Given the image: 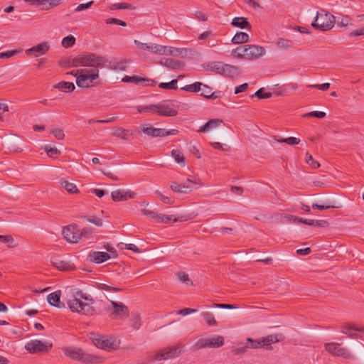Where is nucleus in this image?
Segmentation results:
<instances>
[{
  "mask_svg": "<svg viewBox=\"0 0 364 364\" xmlns=\"http://www.w3.org/2000/svg\"><path fill=\"white\" fill-rule=\"evenodd\" d=\"M63 2V0H48V4L44 8V10H48L55 6H59Z\"/></svg>",
  "mask_w": 364,
  "mask_h": 364,
  "instance_id": "63",
  "label": "nucleus"
},
{
  "mask_svg": "<svg viewBox=\"0 0 364 364\" xmlns=\"http://www.w3.org/2000/svg\"><path fill=\"white\" fill-rule=\"evenodd\" d=\"M69 66L71 67H93V68H102L105 60L100 56H96L92 53H81L73 58L68 60Z\"/></svg>",
  "mask_w": 364,
  "mask_h": 364,
  "instance_id": "1",
  "label": "nucleus"
},
{
  "mask_svg": "<svg viewBox=\"0 0 364 364\" xmlns=\"http://www.w3.org/2000/svg\"><path fill=\"white\" fill-rule=\"evenodd\" d=\"M141 130L144 134L151 137H164L168 135H176L178 133V130L176 129L166 130L162 128H154L153 127H148L147 125L142 126Z\"/></svg>",
  "mask_w": 364,
  "mask_h": 364,
  "instance_id": "13",
  "label": "nucleus"
},
{
  "mask_svg": "<svg viewBox=\"0 0 364 364\" xmlns=\"http://www.w3.org/2000/svg\"><path fill=\"white\" fill-rule=\"evenodd\" d=\"M178 80L176 79L172 80L169 82H161L159 87L165 90H176Z\"/></svg>",
  "mask_w": 364,
  "mask_h": 364,
  "instance_id": "42",
  "label": "nucleus"
},
{
  "mask_svg": "<svg viewBox=\"0 0 364 364\" xmlns=\"http://www.w3.org/2000/svg\"><path fill=\"white\" fill-rule=\"evenodd\" d=\"M21 51H22L21 49H17V50H8L6 52L0 53V59L10 58L16 55V54L21 53Z\"/></svg>",
  "mask_w": 364,
  "mask_h": 364,
  "instance_id": "50",
  "label": "nucleus"
},
{
  "mask_svg": "<svg viewBox=\"0 0 364 364\" xmlns=\"http://www.w3.org/2000/svg\"><path fill=\"white\" fill-rule=\"evenodd\" d=\"M223 123V122L222 119H212L209 120L208 122H206L203 126L200 127L198 132L203 133L208 132L211 129L216 128Z\"/></svg>",
  "mask_w": 364,
  "mask_h": 364,
  "instance_id": "24",
  "label": "nucleus"
},
{
  "mask_svg": "<svg viewBox=\"0 0 364 364\" xmlns=\"http://www.w3.org/2000/svg\"><path fill=\"white\" fill-rule=\"evenodd\" d=\"M50 133L58 140H63L65 138V134L62 129H53Z\"/></svg>",
  "mask_w": 364,
  "mask_h": 364,
  "instance_id": "57",
  "label": "nucleus"
},
{
  "mask_svg": "<svg viewBox=\"0 0 364 364\" xmlns=\"http://www.w3.org/2000/svg\"><path fill=\"white\" fill-rule=\"evenodd\" d=\"M142 213L154 220H155V221L156 220V218L158 216V213L154 212V211H152V210H147V209H144L141 210Z\"/></svg>",
  "mask_w": 364,
  "mask_h": 364,
  "instance_id": "64",
  "label": "nucleus"
},
{
  "mask_svg": "<svg viewBox=\"0 0 364 364\" xmlns=\"http://www.w3.org/2000/svg\"><path fill=\"white\" fill-rule=\"evenodd\" d=\"M107 24H117L122 26H126L127 23L122 20L116 18H109L105 20Z\"/></svg>",
  "mask_w": 364,
  "mask_h": 364,
  "instance_id": "56",
  "label": "nucleus"
},
{
  "mask_svg": "<svg viewBox=\"0 0 364 364\" xmlns=\"http://www.w3.org/2000/svg\"><path fill=\"white\" fill-rule=\"evenodd\" d=\"M308 87L325 91L329 89L330 83L326 82L323 84L310 85Z\"/></svg>",
  "mask_w": 364,
  "mask_h": 364,
  "instance_id": "61",
  "label": "nucleus"
},
{
  "mask_svg": "<svg viewBox=\"0 0 364 364\" xmlns=\"http://www.w3.org/2000/svg\"><path fill=\"white\" fill-rule=\"evenodd\" d=\"M147 51L156 54V55H169L171 53V48H175L174 47H144Z\"/></svg>",
  "mask_w": 364,
  "mask_h": 364,
  "instance_id": "28",
  "label": "nucleus"
},
{
  "mask_svg": "<svg viewBox=\"0 0 364 364\" xmlns=\"http://www.w3.org/2000/svg\"><path fill=\"white\" fill-rule=\"evenodd\" d=\"M111 196L114 201H124L128 198H134L136 196V193L131 191H123L121 190H117L112 191Z\"/></svg>",
  "mask_w": 364,
  "mask_h": 364,
  "instance_id": "20",
  "label": "nucleus"
},
{
  "mask_svg": "<svg viewBox=\"0 0 364 364\" xmlns=\"http://www.w3.org/2000/svg\"><path fill=\"white\" fill-rule=\"evenodd\" d=\"M175 48H171V53L169 55L178 56L181 58H191L193 55L192 50L186 48H178L174 47Z\"/></svg>",
  "mask_w": 364,
  "mask_h": 364,
  "instance_id": "23",
  "label": "nucleus"
},
{
  "mask_svg": "<svg viewBox=\"0 0 364 364\" xmlns=\"http://www.w3.org/2000/svg\"><path fill=\"white\" fill-rule=\"evenodd\" d=\"M114 136L122 139L124 140L129 139V131L122 127L116 129L113 133Z\"/></svg>",
  "mask_w": 364,
  "mask_h": 364,
  "instance_id": "38",
  "label": "nucleus"
},
{
  "mask_svg": "<svg viewBox=\"0 0 364 364\" xmlns=\"http://www.w3.org/2000/svg\"><path fill=\"white\" fill-rule=\"evenodd\" d=\"M305 161L313 168H318L320 166V164L314 160L311 154H310L309 152L306 154Z\"/></svg>",
  "mask_w": 364,
  "mask_h": 364,
  "instance_id": "46",
  "label": "nucleus"
},
{
  "mask_svg": "<svg viewBox=\"0 0 364 364\" xmlns=\"http://www.w3.org/2000/svg\"><path fill=\"white\" fill-rule=\"evenodd\" d=\"M69 309L73 312L87 314L90 309L89 304L84 303L79 298L71 299L68 301Z\"/></svg>",
  "mask_w": 364,
  "mask_h": 364,
  "instance_id": "16",
  "label": "nucleus"
},
{
  "mask_svg": "<svg viewBox=\"0 0 364 364\" xmlns=\"http://www.w3.org/2000/svg\"><path fill=\"white\" fill-rule=\"evenodd\" d=\"M60 291H55L48 296V302L55 307L60 306Z\"/></svg>",
  "mask_w": 364,
  "mask_h": 364,
  "instance_id": "31",
  "label": "nucleus"
},
{
  "mask_svg": "<svg viewBox=\"0 0 364 364\" xmlns=\"http://www.w3.org/2000/svg\"><path fill=\"white\" fill-rule=\"evenodd\" d=\"M51 263L53 267L61 271L69 270L72 268V264L68 262L60 260V259L55 257L51 259Z\"/></svg>",
  "mask_w": 364,
  "mask_h": 364,
  "instance_id": "26",
  "label": "nucleus"
},
{
  "mask_svg": "<svg viewBox=\"0 0 364 364\" xmlns=\"http://www.w3.org/2000/svg\"><path fill=\"white\" fill-rule=\"evenodd\" d=\"M177 277H178V279L182 282H184V283H186V284H188L189 283L193 285V282L191 281V279H189V277H188V274H186V272H179L178 274H177Z\"/></svg>",
  "mask_w": 364,
  "mask_h": 364,
  "instance_id": "54",
  "label": "nucleus"
},
{
  "mask_svg": "<svg viewBox=\"0 0 364 364\" xmlns=\"http://www.w3.org/2000/svg\"><path fill=\"white\" fill-rule=\"evenodd\" d=\"M62 186L65 188V190L70 193H76L78 192V189L75 184L68 182V181H63L62 182Z\"/></svg>",
  "mask_w": 364,
  "mask_h": 364,
  "instance_id": "45",
  "label": "nucleus"
},
{
  "mask_svg": "<svg viewBox=\"0 0 364 364\" xmlns=\"http://www.w3.org/2000/svg\"><path fill=\"white\" fill-rule=\"evenodd\" d=\"M51 348V343L40 340L30 341L25 346V348L31 353L48 352Z\"/></svg>",
  "mask_w": 364,
  "mask_h": 364,
  "instance_id": "11",
  "label": "nucleus"
},
{
  "mask_svg": "<svg viewBox=\"0 0 364 364\" xmlns=\"http://www.w3.org/2000/svg\"><path fill=\"white\" fill-rule=\"evenodd\" d=\"M202 316L203 317L205 322L209 325L212 326H217L218 323L214 317V315L208 311L203 312Z\"/></svg>",
  "mask_w": 364,
  "mask_h": 364,
  "instance_id": "39",
  "label": "nucleus"
},
{
  "mask_svg": "<svg viewBox=\"0 0 364 364\" xmlns=\"http://www.w3.org/2000/svg\"><path fill=\"white\" fill-rule=\"evenodd\" d=\"M210 144L214 149L221 151H228L230 149L228 145L223 144L220 142H211Z\"/></svg>",
  "mask_w": 364,
  "mask_h": 364,
  "instance_id": "59",
  "label": "nucleus"
},
{
  "mask_svg": "<svg viewBox=\"0 0 364 364\" xmlns=\"http://www.w3.org/2000/svg\"><path fill=\"white\" fill-rule=\"evenodd\" d=\"M212 88L206 85H202L201 87V93L200 95L207 98V99H215L217 98V95H215V92L212 91Z\"/></svg>",
  "mask_w": 364,
  "mask_h": 364,
  "instance_id": "34",
  "label": "nucleus"
},
{
  "mask_svg": "<svg viewBox=\"0 0 364 364\" xmlns=\"http://www.w3.org/2000/svg\"><path fill=\"white\" fill-rule=\"evenodd\" d=\"M48 48L49 47H31L26 50V54L38 57L44 55L48 50Z\"/></svg>",
  "mask_w": 364,
  "mask_h": 364,
  "instance_id": "29",
  "label": "nucleus"
},
{
  "mask_svg": "<svg viewBox=\"0 0 364 364\" xmlns=\"http://www.w3.org/2000/svg\"><path fill=\"white\" fill-rule=\"evenodd\" d=\"M192 184H200L199 179H191V178H188L187 181L184 183H178L176 182H172L170 185L171 188L176 193H190L193 187Z\"/></svg>",
  "mask_w": 364,
  "mask_h": 364,
  "instance_id": "14",
  "label": "nucleus"
},
{
  "mask_svg": "<svg viewBox=\"0 0 364 364\" xmlns=\"http://www.w3.org/2000/svg\"><path fill=\"white\" fill-rule=\"evenodd\" d=\"M65 355L73 360L79 361L80 355H82V349L76 348H66L63 349Z\"/></svg>",
  "mask_w": 364,
  "mask_h": 364,
  "instance_id": "27",
  "label": "nucleus"
},
{
  "mask_svg": "<svg viewBox=\"0 0 364 364\" xmlns=\"http://www.w3.org/2000/svg\"><path fill=\"white\" fill-rule=\"evenodd\" d=\"M0 242H1L2 243H6L7 247L9 248L14 247L16 246V245L15 244L14 239L13 238V237L11 235H0Z\"/></svg>",
  "mask_w": 364,
  "mask_h": 364,
  "instance_id": "43",
  "label": "nucleus"
},
{
  "mask_svg": "<svg viewBox=\"0 0 364 364\" xmlns=\"http://www.w3.org/2000/svg\"><path fill=\"white\" fill-rule=\"evenodd\" d=\"M224 338L222 336H215L211 338H201L191 347L192 351L201 348H216L224 345Z\"/></svg>",
  "mask_w": 364,
  "mask_h": 364,
  "instance_id": "4",
  "label": "nucleus"
},
{
  "mask_svg": "<svg viewBox=\"0 0 364 364\" xmlns=\"http://www.w3.org/2000/svg\"><path fill=\"white\" fill-rule=\"evenodd\" d=\"M171 156L177 163H183L184 164L185 159L183 154L180 151L176 149L172 150Z\"/></svg>",
  "mask_w": 364,
  "mask_h": 364,
  "instance_id": "49",
  "label": "nucleus"
},
{
  "mask_svg": "<svg viewBox=\"0 0 364 364\" xmlns=\"http://www.w3.org/2000/svg\"><path fill=\"white\" fill-rule=\"evenodd\" d=\"M72 295L73 298L75 299L76 297L79 298L80 300L84 299V300H89V296L86 294H84L82 291L77 290V289H73L72 290Z\"/></svg>",
  "mask_w": 364,
  "mask_h": 364,
  "instance_id": "51",
  "label": "nucleus"
},
{
  "mask_svg": "<svg viewBox=\"0 0 364 364\" xmlns=\"http://www.w3.org/2000/svg\"><path fill=\"white\" fill-rule=\"evenodd\" d=\"M104 360L102 357L96 356L84 352L82 349V355H80L79 361L84 363H100Z\"/></svg>",
  "mask_w": 364,
  "mask_h": 364,
  "instance_id": "22",
  "label": "nucleus"
},
{
  "mask_svg": "<svg viewBox=\"0 0 364 364\" xmlns=\"http://www.w3.org/2000/svg\"><path fill=\"white\" fill-rule=\"evenodd\" d=\"M325 350L330 354L341 357L346 359H354V355L346 348L341 346V343H328L324 345Z\"/></svg>",
  "mask_w": 364,
  "mask_h": 364,
  "instance_id": "8",
  "label": "nucleus"
},
{
  "mask_svg": "<svg viewBox=\"0 0 364 364\" xmlns=\"http://www.w3.org/2000/svg\"><path fill=\"white\" fill-rule=\"evenodd\" d=\"M182 345L167 347L155 354L154 359L156 360H167L178 357L183 351Z\"/></svg>",
  "mask_w": 364,
  "mask_h": 364,
  "instance_id": "10",
  "label": "nucleus"
},
{
  "mask_svg": "<svg viewBox=\"0 0 364 364\" xmlns=\"http://www.w3.org/2000/svg\"><path fill=\"white\" fill-rule=\"evenodd\" d=\"M202 85H203L202 82H196L193 84L187 85L181 87V90L190 92H197L200 91Z\"/></svg>",
  "mask_w": 364,
  "mask_h": 364,
  "instance_id": "36",
  "label": "nucleus"
},
{
  "mask_svg": "<svg viewBox=\"0 0 364 364\" xmlns=\"http://www.w3.org/2000/svg\"><path fill=\"white\" fill-rule=\"evenodd\" d=\"M246 60H255L261 58L265 53L264 47H246Z\"/></svg>",
  "mask_w": 364,
  "mask_h": 364,
  "instance_id": "19",
  "label": "nucleus"
},
{
  "mask_svg": "<svg viewBox=\"0 0 364 364\" xmlns=\"http://www.w3.org/2000/svg\"><path fill=\"white\" fill-rule=\"evenodd\" d=\"M335 16L323 9L317 11L316 18L311 26L319 31H326L331 30L335 25Z\"/></svg>",
  "mask_w": 364,
  "mask_h": 364,
  "instance_id": "3",
  "label": "nucleus"
},
{
  "mask_svg": "<svg viewBox=\"0 0 364 364\" xmlns=\"http://www.w3.org/2000/svg\"><path fill=\"white\" fill-rule=\"evenodd\" d=\"M352 24V19L348 16H342L341 20L338 21V25L347 26Z\"/></svg>",
  "mask_w": 364,
  "mask_h": 364,
  "instance_id": "58",
  "label": "nucleus"
},
{
  "mask_svg": "<svg viewBox=\"0 0 364 364\" xmlns=\"http://www.w3.org/2000/svg\"><path fill=\"white\" fill-rule=\"evenodd\" d=\"M122 81L124 82L135 83L137 85L141 84L142 82H149V85H150L151 86H155L156 85V82L155 80H154L152 79L141 77L138 75H133V76L125 75L122 78Z\"/></svg>",
  "mask_w": 364,
  "mask_h": 364,
  "instance_id": "21",
  "label": "nucleus"
},
{
  "mask_svg": "<svg viewBox=\"0 0 364 364\" xmlns=\"http://www.w3.org/2000/svg\"><path fill=\"white\" fill-rule=\"evenodd\" d=\"M156 222L159 223H166L168 221L173 220V222L182 221L183 217H173V215H166L164 214L158 213V216H156Z\"/></svg>",
  "mask_w": 364,
  "mask_h": 364,
  "instance_id": "33",
  "label": "nucleus"
},
{
  "mask_svg": "<svg viewBox=\"0 0 364 364\" xmlns=\"http://www.w3.org/2000/svg\"><path fill=\"white\" fill-rule=\"evenodd\" d=\"M109 9L110 10H117V9H130L133 10L134 9V6L129 3H115L112 4Z\"/></svg>",
  "mask_w": 364,
  "mask_h": 364,
  "instance_id": "40",
  "label": "nucleus"
},
{
  "mask_svg": "<svg viewBox=\"0 0 364 364\" xmlns=\"http://www.w3.org/2000/svg\"><path fill=\"white\" fill-rule=\"evenodd\" d=\"M91 338L95 346L107 351L117 349L119 345L117 340L112 337L107 338L102 335H94Z\"/></svg>",
  "mask_w": 364,
  "mask_h": 364,
  "instance_id": "7",
  "label": "nucleus"
},
{
  "mask_svg": "<svg viewBox=\"0 0 364 364\" xmlns=\"http://www.w3.org/2000/svg\"><path fill=\"white\" fill-rule=\"evenodd\" d=\"M294 223H302L310 226H314V220L303 219L301 218L291 216Z\"/></svg>",
  "mask_w": 364,
  "mask_h": 364,
  "instance_id": "52",
  "label": "nucleus"
},
{
  "mask_svg": "<svg viewBox=\"0 0 364 364\" xmlns=\"http://www.w3.org/2000/svg\"><path fill=\"white\" fill-rule=\"evenodd\" d=\"M338 206L335 205L332 201H325L322 204L313 203L312 208L324 210L328 208H337Z\"/></svg>",
  "mask_w": 364,
  "mask_h": 364,
  "instance_id": "37",
  "label": "nucleus"
},
{
  "mask_svg": "<svg viewBox=\"0 0 364 364\" xmlns=\"http://www.w3.org/2000/svg\"><path fill=\"white\" fill-rule=\"evenodd\" d=\"M203 67L206 70L213 71L220 75L230 73L233 70H237V68L235 66L228 64L223 65L220 62H209L205 63Z\"/></svg>",
  "mask_w": 364,
  "mask_h": 364,
  "instance_id": "12",
  "label": "nucleus"
},
{
  "mask_svg": "<svg viewBox=\"0 0 364 364\" xmlns=\"http://www.w3.org/2000/svg\"><path fill=\"white\" fill-rule=\"evenodd\" d=\"M326 116L324 112L321 111H313L304 115V117H314L319 119H322Z\"/></svg>",
  "mask_w": 364,
  "mask_h": 364,
  "instance_id": "60",
  "label": "nucleus"
},
{
  "mask_svg": "<svg viewBox=\"0 0 364 364\" xmlns=\"http://www.w3.org/2000/svg\"><path fill=\"white\" fill-rule=\"evenodd\" d=\"M75 41V38L73 36L69 35L62 40L61 43L62 46H74Z\"/></svg>",
  "mask_w": 364,
  "mask_h": 364,
  "instance_id": "55",
  "label": "nucleus"
},
{
  "mask_svg": "<svg viewBox=\"0 0 364 364\" xmlns=\"http://www.w3.org/2000/svg\"><path fill=\"white\" fill-rule=\"evenodd\" d=\"M86 221L95 225L96 226L101 227L103 225L102 220L95 215H84L81 217Z\"/></svg>",
  "mask_w": 364,
  "mask_h": 364,
  "instance_id": "41",
  "label": "nucleus"
},
{
  "mask_svg": "<svg viewBox=\"0 0 364 364\" xmlns=\"http://www.w3.org/2000/svg\"><path fill=\"white\" fill-rule=\"evenodd\" d=\"M246 47H236L231 52V55L234 58L246 60Z\"/></svg>",
  "mask_w": 364,
  "mask_h": 364,
  "instance_id": "35",
  "label": "nucleus"
},
{
  "mask_svg": "<svg viewBox=\"0 0 364 364\" xmlns=\"http://www.w3.org/2000/svg\"><path fill=\"white\" fill-rule=\"evenodd\" d=\"M64 238L70 243H77L80 240V229L76 225H70L63 230Z\"/></svg>",
  "mask_w": 364,
  "mask_h": 364,
  "instance_id": "15",
  "label": "nucleus"
},
{
  "mask_svg": "<svg viewBox=\"0 0 364 364\" xmlns=\"http://www.w3.org/2000/svg\"><path fill=\"white\" fill-rule=\"evenodd\" d=\"M272 96L271 92H265L264 88H260L257 90L254 95H251V97H257L258 99H267Z\"/></svg>",
  "mask_w": 364,
  "mask_h": 364,
  "instance_id": "44",
  "label": "nucleus"
},
{
  "mask_svg": "<svg viewBox=\"0 0 364 364\" xmlns=\"http://www.w3.org/2000/svg\"><path fill=\"white\" fill-rule=\"evenodd\" d=\"M44 149L46 154L50 157H53L55 155L60 154V151L56 147H52L47 145Z\"/></svg>",
  "mask_w": 364,
  "mask_h": 364,
  "instance_id": "53",
  "label": "nucleus"
},
{
  "mask_svg": "<svg viewBox=\"0 0 364 364\" xmlns=\"http://www.w3.org/2000/svg\"><path fill=\"white\" fill-rule=\"evenodd\" d=\"M112 258V255L105 252L92 251L88 255V259L97 264L102 263Z\"/></svg>",
  "mask_w": 364,
  "mask_h": 364,
  "instance_id": "18",
  "label": "nucleus"
},
{
  "mask_svg": "<svg viewBox=\"0 0 364 364\" xmlns=\"http://www.w3.org/2000/svg\"><path fill=\"white\" fill-rule=\"evenodd\" d=\"M156 113L159 116L175 117L178 114V106L171 101H164L154 105Z\"/></svg>",
  "mask_w": 364,
  "mask_h": 364,
  "instance_id": "9",
  "label": "nucleus"
},
{
  "mask_svg": "<svg viewBox=\"0 0 364 364\" xmlns=\"http://www.w3.org/2000/svg\"><path fill=\"white\" fill-rule=\"evenodd\" d=\"M93 233L94 230L92 228H84L80 230V238L85 237L86 239H90L92 237Z\"/></svg>",
  "mask_w": 364,
  "mask_h": 364,
  "instance_id": "48",
  "label": "nucleus"
},
{
  "mask_svg": "<svg viewBox=\"0 0 364 364\" xmlns=\"http://www.w3.org/2000/svg\"><path fill=\"white\" fill-rule=\"evenodd\" d=\"M231 25L235 27H238L242 29L250 30L252 28L251 24L245 17H235L232 19Z\"/></svg>",
  "mask_w": 364,
  "mask_h": 364,
  "instance_id": "25",
  "label": "nucleus"
},
{
  "mask_svg": "<svg viewBox=\"0 0 364 364\" xmlns=\"http://www.w3.org/2000/svg\"><path fill=\"white\" fill-rule=\"evenodd\" d=\"M64 92H70L75 90V85L73 82L62 81L53 86Z\"/></svg>",
  "mask_w": 364,
  "mask_h": 364,
  "instance_id": "30",
  "label": "nucleus"
},
{
  "mask_svg": "<svg viewBox=\"0 0 364 364\" xmlns=\"http://www.w3.org/2000/svg\"><path fill=\"white\" fill-rule=\"evenodd\" d=\"M249 40V35L245 32H237L232 38L233 44H241L247 43Z\"/></svg>",
  "mask_w": 364,
  "mask_h": 364,
  "instance_id": "32",
  "label": "nucleus"
},
{
  "mask_svg": "<svg viewBox=\"0 0 364 364\" xmlns=\"http://www.w3.org/2000/svg\"><path fill=\"white\" fill-rule=\"evenodd\" d=\"M99 70L97 68L82 69L77 76L76 84L80 87H89L93 80L98 77Z\"/></svg>",
  "mask_w": 364,
  "mask_h": 364,
  "instance_id": "5",
  "label": "nucleus"
},
{
  "mask_svg": "<svg viewBox=\"0 0 364 364\" xmlns=\"http://www.w3.org/2000/svg\"><path fill=\"white\" fill-rule=\"evenodd\" d=\"M341 332L351 338H356L361 333H364V327H356L352 324L346 323L341 326Z\"/></svg>",
  "mask_w": 364,
  "mask_h": 364,
  "instance_id": "17",
  "label": "nucleus"
},
{
  "mask_svg": "<svg viewBox=\"0 0 364 364\" xmlns=\"http://www.w3.org/2000/svg\"><path fill=\"white\" fill-rule=\"evenodd\" d=\"M277 141L279 143H286L289 145H296L299 144L300 142V139L299 138L290 136L285 139H277Z\"/></svg>",
  "mask_w": 364,
  "mask_h": 364,
  "instance_id": "47",
  "label": "nucleus"
},
{
  "mask_svg": "<svg viewBox=\"0 0 364 364\" xmlns=\"http://www.w3.org/2000/svg\"><path fill=\"white\" fill-rule=\"evenodd\" d=\"M111 306L107 308V311L113 319L123 320L129 316V309L123 303L119 301H110Z\"/></svg>",
  "mask_w": 364,
  "mask_h": 364,
  "instance_id": "6",
  "label": "nucleus"
},
{
  "mask_svg": "<svg viewBox=\"0 0 364 364\" xmlns=\"http://www.w3.org/2000/svg\"><path fill=\"white\" fill-rule=\"evenodd\" d=\"M279 339L276 335H269L261 339L253 340L251 338L247 339V344L237 347L232 350L235 355L245 354L249 348H268L272 343H277Z\"/></svg>",
  "mask_w": 364,
  "mask_h": 364,
  "instance_id": "2",
  "label": "nucleus"
},
{
  "mask_svg": "<svg viewBox=\"0 0 364 364\" xmlns=\"http://www.w3.org/2000/svg\"><path fill=\"white\" fill-rule=\"evenodd\" d=\"M94 4L93 1H90L85 4H79L76 9H75V11H81L85 9H87L91 7V6Z\"/></svg>",
  "mask_w": 364,
  "mask_h": 364,
  "instance_id": "62",
  "label": "nucleus"
}]
</instances>
